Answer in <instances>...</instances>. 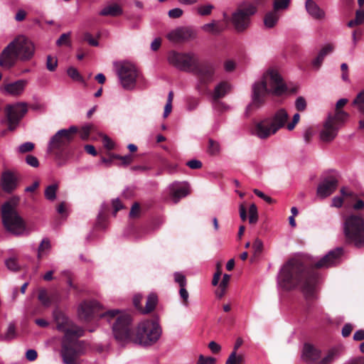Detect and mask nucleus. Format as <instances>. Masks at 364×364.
I'll use <instances>...</instances> for the list:
<instances>
[{
	"label": "nucleus",
	"mask_w": 364,
	"mask_h": 364,
	"mask_svg": "<svg viewBox=\"0 0 364 364\" xmlns=\"http://www.w3.org/2000/svg\"><path fill=\"white\" fill-rule=\"evenodd\" d=\"M26 162L28 165L33 168H37L39 166V161L38 159L33 155H28L26 157Z\"/></svg>",
	"instance_id": "nucleus-54"
},
{
	"label": "nucleus",
	"mask_w": 364,
	"mask_h": 364,
	"mask_svg": "<svg viewBox=\"0 0 364 364\" xmlns=\"http://www.w3.org/2000/svg\"><path fill=\"white\" fill-rule=\"evenodd\" d=\"M186 165L192 169H198L201 168L202 163L200 161L197 159H192L186 163Z\"/></svg>",
	"instance_id": "nucleus-58"
},
{
	"label": "nucleus",
	"mask_w": 364,
	"mask_h": 364,
	"mask_svg": "<svg viewBox=\"0 0 364 364\" xmlns=\"http://www.w3.org/2000/svg\"><path fill=\"white\" fill-rule=\"evenodd\" d=\"M348 118V114L344 111H338L334 114H328L320 132V139L324 142L333 141L337 136L339 129Z\"/></svg>",
	"instance_id": "nucleus-9"
},
{
	"label": "nucleus",
	"mask_w": 364,
	"mask_h": 364,
	"mask_svg": "<svg viewBox=\"0 0 364 364\" xmlns=\"http://www.w3.org/2000/svg\"><path fill=\"white\" fill-rule=\"evenodd\" d=\"M269 118L272 124V125L277 132L280 129L284 127H287L289 131L293 130L296 124L299 122L300 115L299 113L294 114L292 120L288 123V112L285 109L281 108Z\"/></svg>",
	"instance_id": "nucleus-12"
},
{
	"label": "nucleus",
	"mask_w": 364,
	"mask_h": 364,
	"mask_svg": "<svg viewBox=\"0 0 364 364\" xmlns=\"http://www.w3.org/2000/svg\"><path fill=\"white\" fill-rule=\"evenodd\" d=\"M269 117L255 122L251 129L252 134L261 139H265L277 133Z\"/></svg>",
	"instance_id": "nucleus-16"
},
{
	"label": "nucleus",
	"mask_w": 364,
	"mask_h": 364,
	"mask_svg": "<svg viewBox=\"0 0 364 364\" xmlns=\"http://www.w3.org/2000/svg\"><path fill=\"white\" fill-rule=\"evenodd\" d=\"M167 59L171 65L186 72H193L198 63L196 54L193 53H178L174 50L168 53Z\"/></svg>",
	"instance_id": "nucleus-11"
},
{
	"label": "nucleus",
	"mask_w": 364,
	"mask_h": 364,
	"mask_svg": "<svg viewBox=\"0 0 364 364\" xmlns=\"http://www.w3.org/2000/svg\"><path fill=\"white\" fill-rule=\"evenodd\" d=\"M16 332H15V328L14 326L12 324H10L8 327L7 332L6 333L4 336L5 340H11L15 337Z\"/></svg>",
	"instance_id": "nucleus-55"
},
{
	"label": "nucleus",
	"mask_w": 364,
	"mask_h": 364,
	"mask_svg": "<svg viewBox=\"0 0 364 364\" xmlns=\"http://www.w3.org/2000/svg\"><path fill=\"white\" fill-rule=\"evenodd\" d=\"M142 299V296L140 294H136L133 298V303L134 306L141 313V309L143 306L141 304V301Z\"/></svg>",
	"instance_id": "nucleus-59"
},
{
	"label": "nucleus",
	"mask_w": 364,
	"mask_h": 364,
	"mask_svg": "<svg viewBox=\"0 0 364 364\" xmlns=\"http://www.w3.org/2000/svg\"><path fill=\"white\" fill-rule=\"evenodd\" d=\"M169 195L174 203H177L182 198L188 195L189 186L186 182H174L168 188Z\"/></svg>",
	"instance_id": "nucleus-20"
},
{
	"label": "nucleus",
	"mask_w": 364,
	"mask_h": 364,
	"mask_svg": "<svg viewBox=\"0 0 364 364\" xmlns=\"http://www.w3.org/2000/svg\"><path fill=\"white\" fill-rule=\"evenodd\" d=\"M182 14H183V10L179 8H175V9H171L168 11V16L170 18H179L182 16Z\"/></svg>",
	"instance_id": "nucleus-57"
},
{
	"label": "nucleus",
	"mask_w": 364,
	"mask_h": 364,
	"mask_svg": "<svg viewBox=\"0 0 364 364\" xmlns=\"http://www.w3.org/2000/svg\"><path fill=\"white\" fill-rule=\"evenodd\" d=\"M278 287L284 290H291L299 287L307 299L316 297L317 279L309 275L298 259H291L281 269L277 277Z\"/></svg>",
	"instance_id": "nucleus-1"
},
{
	"label": "nucleus",
	"mask_w": 364,
	"mask_h": 364,
	"mask_svg": "<svg viewBox=\"0 0 364 364\" xmlns=\"http://www.w3.org/2000/svg\"><path fill=\"white\" fill-rule=\"evenodd\" d=\"M101 316L112 323V331L119 343H124L131 340V317L128 314L114 309L105 312Z\"/></svg>",
	"instance_id": "nucleus-6"
},
{
	"label": "nucleus",
	"mask_w": 364,
	"mask_h": 364,
	"mask_svg": "<svg viewBox=\"0 0 364 364\" xmlns=\"http://www.w3.org/2000/svg\"><path fill=\"white\" fill-rule=\"evenodd\" d=\"M337 186L338 181L335 177H328L318 185L317 188V196L321 198H325L334 192Z\"/></svg>",
	"instance_id": "nucleus-23"
},
{
	"label": "nucleus",
	"mask_w": 364,
	"mask_h": 364,
	"mask_svg": "<svg viewBox=\"0 0 364 364\" xmlns=\"http://www.w3.org/2000/svg\"><path fill=\"white\" fill-rule=\"evenodd\" d=\"M5 264L9 270L14 272L18 271L20 268V266L17 261V258L15 257H11L6 259Z\"/></svg>",
	"instance_id": "nucleus-40"
},
{
	"label": "nucleus",
	"mask_w": 364,
	"mask_h": 364,
	"mask_svg": "<svg viewBox=\"0 0 364 364\" xmlns=\"http://www.w3.org/2000/svg\"><path fill=\"white\" fill-rule=\"evenodd\" d=\"M123 14V9L120 5L114 3L105 6L100 12L99 15L102 16H118Z\"/></svg>",
	"instance_id": "nucleus-28"
},
{
	"label": "nucleus",
	"mask_w": 364,
	"mask_h": 364,
	"mask_svg": "<svg viewBox=\"0 0 364 364\" xmlns=\"http://www.w3.org/2000/svg\"><path fill=\"white\" fill-rule=\"evenodd\" d=\"M353 104L355 105L359 110H363V106H364V90L357 95Z\"/></svg>",
	"instance_id": "nucleus-47"
},
{
	"label": "nucleus",
	"mask_w": 364,
	"mask_h": 364,
	"mask_svg": "<svg viewBox=\"0 0 364 364\" xmlns=\"http://www.w3.org/2000/svg\"><path fill=\"white\" fill-rule=\"evenodd\" d=\"M100 306V304L95 300L84 301L77 307V316L82 321H88Z\"/></svg>",
	"instance_id": "nucleus-18"
},
{
	"label": "nucleus",
	"mask_w": 364,
	"mask_h": 364,
	"mask_svg": "<svg viewBox=\"0 0 364 364\" xmlns=\"http://www.w3.org/2000/svg\"><path fill=\"white\" fill-rule=\"evenodd\" d=\"M338 356V350L337 348H331L317 364H332Z\"/></svg>",
	"instance_id": "nucleus-32"
},
{
	"label": "nucleus",
	"mask_w": 364,
	"mask_h": 364,
	"mask_svg": "<svg viewBox=\"0 0 364 364\" xmlns=\"http://www.w3.org/2000/svg\"><path fill=\"white\" fill-rule=\"evenodd\" d=\"M305 9L308 14L316 21H323L326 18V12L314 1L306 0Z\"/></svg>",
	"instance_id": "nucleus-25"
},
{
	"label": "nucleus",
	"mask_w": 364,
	"mask_h": 364,
	"mask_svg": "<svg viewBox=\"0 0 364 364\" xmlns=\"http://www.w3.org/2000/svg\"><path fill=\"white\" fill-rule=\"evenodd\" d=\"M196 36L195 32L188 27H178L167 34V38L173 43L186 41Z\"/></svg>",
	"instance_id": "nucleus-22"
},
{
	"label": "nucleus",
	"mask_w": 364,
	"mask_h": 364,
	"mask_svg": "<svg viewBox=\"0 0 364 364\" xmlns=\"http://www.w3.org/2000/svg\"><path fill=\"white\" fill-rule=\"evenodd\" d=\"M84 38L86 41L88 42V43L92 46H97L99 45L98 41L93 38L92 35L89 33H86L84 35Z\"/></svg>",
	"instance_id": "nucleus-62"
},
{
	"label": "nucleus",
	"mask_w": 364,
	"mask_h": 364,
	"mask_svg": "<svg viewBox=\"0 0 364 364\" xmlns=\"http://www.w3.org/2000/svg\"><path fill=\"white\" fill-rule=\"evenodd\" d=\"M114 67L122 87L127 90H132L136 87L139 73L135 65L128 61L114 63Z\"/></svg>",
	"instance_id": "nucleus-10"
},
{
	"label": "nucleus",
	"mask_w": 364,
	"mask_h": 364,
	"mask_svg": "<svg viewBox=\"0 0 364 364\" xmlns=\"http://www.w3.org/2000/svg\"><path fill=\"white\" fill-rule=\"evenodd\" d=\"M58 65V60L55 57L50 55L47 56L46 59V68L49 71L55 70Z\"/></svg>",
	"instance_id": "nucleus-45"
},
{
	"label": "nucleus",
	"mask_w": 364,
	"mask_h": 364,
	"mask_svg": "<svg viewBox=\"0 0 364 364\" xmlns=\"http://www.w3.org/2000/svg\"><path fill=\"white\" fill-rule=\"evenodd\" d=\"M92 128V126L90 124H87L82 127L80 131V137L82 138V139L86 140L88 139Z\"/></svg>",
	"instance_id": "nucleus-52"
},
{
	"label": "nucleus",
	"mask_w": 364,
	"mask_h": 364,
	"mask_svg": "<svg viewBox=\"0 0 364 364\" xmlns=\"http://www.w3.org/2000/svg\"><path fill=\"white\" fill-rule=\"evenodd\" d=\"M357 24L360 25L363 23L364 21V10L359 9L357 10L355 14V18L354 19Z\"/></svg>",
	"instance_id": "nucleus-61"
},
{
	"label": "nucleus",
	"mask_w": 364,
	"mask_h": 364,
	"mask_svg": "<svg viewBox=\"0 0 364 364\" xmlns=\"http://www.w3.org/2000/svg\"><path fill=\"white\" fill-rule=\"evenodd\" d=\"M242 355H237L235 350H233L227 359L225 364H242Z\"/></svg>",
	"instance_id": "nucleus-39"
},
{
	"label": "nucleus",
	"mask_w": 364,
	"mask_h": 364,
	"mask_svg": "<svg viewBox=\"0 0 364 364\" xmlns=\"http://www.w3.org/2000/svg\"><path fill=\"white\" fill-rule=\"evenodd\" d=\"M67 73L73 80L84 82L82 77L76 68L73 67L69 68L67 70Z\"/></svg>",
	"instance_id": "nucleus-43"
},
{
	"label": "nucleus",
	"mask_w": 364,
	"mask_h": 364,
	"mask_svg": "<svg viewBox=\"0 0 364 364\" xmlns=\"http://www.w3.org/2000/svg\"><path fill=\"white\" fill-rule=\"evenodd\" d=\"M70 33H63L57 40L56 44L58 46H61L63 45L70 46Z\"/></svg>",
	"instance_id": "nucleus-46"
},
{
	"label": "nucleus",
	"mask_w": 364,
	"mask_h": 364,
	"mask_svg": "<svg viewBox=\"0 0 364 364\" xmlns=\"http://www.w3.org/2000/svg\"><path fill=\"white\" fill-rule=\"evenodd\" d=\"M208 151L211 155L218 154L220 151V146L219 142L210 139L208 140Z\"/></svg>",
	"instance_id": "nucleus-37"
},
{
	"label": "nucleus",
	"mask_w": 364,
	"mask_h": 364,
	"mask_svg": "<svg viewBox=\"0 0 364 364\" xmlns=\"http://www.w3.org/2000/svg\"><path fill=\"white\" fill-rule=\"evenodd\" d=\"M58 188V186L56 183L47 186L44 192L46 198L50 201L55 200Z\"/></svg>",
	"instance_id": "nucleus-34"
},
{
	"label": "nucleus",
	"mask_w": 364,
	"mask_h": 364,
	"mask_svg": "<svg viewBox=\"0 0 364 364\" xmlns=\"http://www.w3.org/2000/svg\"><path fill=\"white\" fill-rule=\"evenodd\" d=\"M50 249V242L48 238H44L41 241L38 250V257L41 258L48 252Z\"/></svg>",
	"instance_id": "nucleus-35"
},
{
	"label": "nucleus",
	"mask_w": 364,
	"mask_h": 364,
	"mask_svg": "<svg viewBox=\"0 0 364 364\" xmlns=\"http://www.w3.org/2000/svg\"><path fill=\"white\" fill-rule=\"evenodd\" d=\"M27 111V104L25 102H18L6 107V114L10 130L12 131L16 127L20 119L25 115Z\"/></svg>",
	"instance_id": "nucleus-15"
},
{
	"label": "nucleus",
	"mask_w": 364,
	"mask_h": 364,
	"mask_svg": "<svg viewBox=\"0 0 364 364\" xmlns=\"http://www.w3.org/2000/svg\"><path fill=\"white\" fill-rule=\"evenodd\" d=\"M278 20L279 15L277 14V12H269L266 14L264 18V23L267 28H271L277 24Z\"/></svg>",
	"instance_id": "nucleus-33"
},
{
	"label": "nucleus",
	"mask_w": 364,
	"mask_h": 364,
	"mask_svg": "<svg viewBox=\"0 0 364 364\" xmlns=\"http://www.w3.org/2000/svg\"><path fill=\"white\" fill-rule=\"evenodd\" d=\"M343 233L346 240L355 246H364V219L361 215L350 214L344 218Z\"/></svg>",
	"instance_id": "nucleus-7"
},
{
	"label": "nucleus",
	"mask_w": 364,
	"mask_h": 364,
	"mask_svg": "<svg viewBox=\"0 0 364 364\" xmlns=\"http://www.w3.org/2000/svg\"><path fill=\"white\" fill-rule=\"evenodd\" d=\"M324 60V58L321 56L318 53L317 55V56L315 58V59L313 60L312 61V65L316 68V69H319V68L321 67V65H322V63Z\"/></svg>",
	"instance_id": "nucleus-63"
},
{
	"label": "nucleus",
	"mask_w": 364,
	"mask_h": 364,
	"mask_svg": "<svg viewBox=\"0 0 364 364\" xmlns=\"http://www.w3.org/2000/svg\"><path fill=\"white\" fill-rule=\"evenodd\" d=\"M215 72V69L213 65L199 67L198 64L192 73L196 75L203 83H206L213 80Z\"/></svg>",
	"instance_id": "nucleus-24"
},
{
	"label": "nucleus",
	"mask_w": 364,
	"mask_h": 364,
	"mask_svg": "<svg viewBox=\"0 0 364 364\" xmlns=\"http://www.w3.org/2000/svg\"><path fill=\"white\" fill-rule=\"evenodd\" d=\"M216 360L213 357H204L200 355L196 364H215Z\"/></svg>",
	"instance_id": "nucleus-51"
},
{
	"label": "nucleus",
	"mask_w": 364,
	"mask_h": 364,
	"mask_svg": "<svg viewBox=\"0 0 364 364\" xmlns=\"http://www.w3.org/2000/svg\"><path fill=\"white\" fill-rule=\"evenodd\" d=\"M257 12V6L250 2L239 5L232 13L230 22L237 33H242L250 26L251 17Z\"/></svg>",
	"instance_id": "nucleus-8"
},
{
	"label": "nucleus",
	"mask_w": 364,
	"mask_h": 364,
	"mask_svg": "<svg viewBox=\"0 0 364 364\" xmlns=\"http://www.w3.org/2000/svg\"><path fill=\"white\" fill-rule=\"evenodd\" d=\"M36 54L34 42L25 35L14 38L0 53V66L4 70H10L17 61L28 62Z\"/></svg>",
	"instance_id": "nucleus-3"
},
{
	"label": "nucleus",
	"mask_w": 364,
	"mask_h": 364,
	"mask_svg": "<svg viewBox=\"0 0 364 364\" xmlns=\"http://www.w3.org/2000/svg\"><path fill=\"white\" fill-rule=\"evenodd\" d=\"M102 143L105 148L107 149H114V144L112 141V140L109 138L107 135H102Z\"/></svg>",
	"instance_id": "nucleus-56"
},
{
	"label": "nucleus",
	"mask_w": 364,
	"mask_h": 364,
	"mask_svg": "<svg viewBox=\"0 0 364 364\" xmlns=\"http://www.w3.org/2000/svg\"><path fill=\"white\" fill-rule=\"evenodd\" d=\"M18 197H14L4 203L1 207V217L3 226L6 232L15 236L28 235L31 232L26 220L18 212L16 208Z\"/></svg>",
	"instance_id": "nucleus-4"
},
{
	"label": "nucleus",
	"mask_w": 364,
	"mask_h": 364,
	"mask_svg": "<svg viewBox=\"0 0 364 364\" xmlns=\"http://www.w3.org/2000/svg\"><path fill=\"white\" fill-rule=\"evenodd\" d=\"M251 90V102L247 107L248 112L261 108L265 104L267 95H282L287 91V87L279 73L270 68L252 85Z\"/></svg>",
	"instance_id": "nucleus-2"
},
{
	"label": "nucleus",
	"mask_w": 364,
	"mask_h": 364,
	"mask_svg": "<svg viewBox=\"0 0 364 364\" xmlns=\"http://www.w3.org/2000/svg\"><path fill=\"white\" fill-rule=\"evenodd\" d=\"M343 255V249L336 248L330 251L326 255L315 263L318 268H328L338 264Z\"/></svg>",
	"instance_id": "nucleus-19"
},
{
	"label": "nucleus",
	"mask_w": 364,
	"mask_h": 364,
	"mask_svg": "<svg viewBox=\"0 0 364 364\" xmlns=\"http://www.w3.org/2000/svg\"><path fill=\"white\" fill-rule=\"evenodd\" d=\"M333 50L334 46L331 43H327L323 46V48L320 50L318 54L325 58V57L327 55L331 54L333 51Z\"/></svg>",
	"instance_id": "nucleus-48"
},
{
	"label": "nucleus",
	"mask_w": 364,
	"mask_h": 364,
	"mask_svg": "<svg viewBox=\"0 0 364 364\" xmlns=\"http://www.w3.org/2000/svg\"><path fill=\"white\" fill-rule=\"evenodd\" d=\"M80 354H82V352L66 346H63L61 351V355L65 364H78V358Z\"/></svg>",
	"instance_id": "nucleus-26"
},
{
	"label": "nucleus",
	"mask_w": 364,
	"mask_h": 364,
	"mask_svg": "<svg viewBox=\"0 0 364 364\" xmlns=\"http://www.w3.org/2000/svg\"><path fill=\"white\" fill-rule=\"evenodd\" d=\"M34 146H35L33 142L27 141L19 145L17 147L16 151L19 154H24L33 151Z\"/></svg>",
	"instance_id": "nucleus-41"
},
{
	"label": "nucleus",
	"mask_w": 364,
	"mask_h": 364,
	"mask_svg": "<svg viewBox=\"0 0 364 364\" xmlns=\"http://www.w3.org/2000/svg\"><path fill=\"white\" fill-rule=\"evenodd\" d=\"M173 276H174L175 282L179 284L180 287H186V277L183 274H181L180 272H175Z\"/></svg>",
	"instance_id": "nucleus-50"
},
{
	"label": "nucleus",
	"mask_w": 364,
	"mask_h": 364,
	"mask_svg": "<svg viewBox=\"0 0 364 364\" xmlns=\"http://www.w3.org/2000/svg\"><path fill=\"white\" fill-rule=\"evenodd\" d=\"M295 107L299 111H304L306 107V102L303 97H299L295 101Z\"/></svg>",
	"instance_id": "nucleus-53"
},
{
	"label": "nucleus",
	"mask_w": 364,
	"mask_h": 364,
	"mask_svg": "<svg viewBox=\"0 0 364 364\" xmlns=\"http://www.w3.org/2000/svg\"><path fill=\"white\" fill-rule=\"evenodd\" d=\"M161 335L159 318L144 319L137 324L133 342L142 346H151L159 341Z\"/></svg>",
	"instance_id": "nucleus-5"
},
{
	"label": "nucleus",
	"mask_w": 364,
	"mask_h": 364,
	"mask_svg": "<svg viewBox=\"0 0 364 364\" xmlns=\"http://www.w3.org/2000/svg\"><path fill=\"white\" fill-rule=\"evenodd\" d=\"M321 355V351L312 345L306 343L304 346L301 358L305 362L309 363L317 360Z\"/></svg>",
	"instance_id": "nucleus-27"
},
{
	"label": "nucleus",
	"mask_w": 364,
	"mask_h": 364,
	"mask_svg": "<svg viewBox=\"0 0 364 364\" xmlns=\"http://www.w3.org/2000/svg\"><path fill=\"white\" fill-rule=\"evenodd\" d=\"M26 16V12L23 9H18L15 15V20L16 21H22Z\"/></svg>",
	"instance_id": "nucleus-64"
},
{
	"label": "nucleus",
	"mask_w": 364,
	"mask_h": 364,
	"mask_svg": "<svg viewBox=\"0 0 364 364\" xmlns=\"http://www.w3.org/2000/svg\"><path fill=\"white\" fill-rule=\"evenodd\" d=\"M252 249L255 256L260 255L263 250L262 241L259 238H256L252 244Z\"/></svg>",
	"instance_id": "nucleus-44"
},
{
	"label": "nucleus",
	"mask_w": 364,
	"mask_h": 364,
	"mask_svg": "<svg viewBox=\"0 0 364 364\" xmlns=\"http://www.w3.org/2000/svg\"><path fill=\"white\" fill-rule=\"evenodd\" d=\"M214 6L213 5L208 4L205 5H200L197 7V12L200 16H208L213 9Z\"/></svg>",
	"instance_id": "nucleus-42"
},
{
	"label": "nucleus",
	"mask_w": 364,
	"mask_h": 364,
	"mask_svg": "<svg viewBox=\"0 0 364 364\" xmlns=\"http://www.w3.org/2000/svg\"><path fill=\"white\" fill-rule=\"evenodd\" d=\"M77 132L78 129L76 126H70L68 129L58 130L50 139L48 150L51 151L54 149H60L68 144L73 141Z\"/></svg>",
	"instance_id": "nucleus-14"
},
{
	"label": "nucleus",
	"mask_w": 364,
	"mask_h": 364,
	"mask_svg": "<svg viewBox=\"0 0 364 364\" xmlns=\"http://www.w3.org/2000/svg\"><path fill=\"white\" fill-rule=\"evenodd\" d=\"M28 83V81L26 79L4 83L1 86L0 91L6 95L19 97L24 93Z\"/></svg>",
	"instance_id": "nucleus-17"
},
{
	"label": "nucleus",
	"mask_w": 364,
	"mask_h": 364,
	"mask_svg": "<svg viewBox=\"0 0 364 364\" xmlns=\"http://www.w3.org/2000/svg\"><path fill=\"white\" fill-rule=\"evenodd\" d=\"M201 30L205 33L218 35L220 33L223 28L215 21L205 23L201 26Z\"/></svg>",
	"instance_id": "nucleus-31"
},
{
	"label": "nucleus",
	"mask_w": 364,
	"mask_h": 364,
	"mask_svg": "<svg viewBox=\"0 0 364 364\" xmlns=\"http://www.w3.org/2000/svg\"><path fill=\"white\" fill-rule=\"evenodd\" d=\"M289 0H274V8L275 10L285 9L288 7Z\"/></svg>",
	"instance_id": "nucleus-49"
},
{
	"label": "nucleus",
	"mask_w": 364,
	"mask_h": 364,
	"mask_svg": "<svg viewBox=\"0 0 364 364\" xmlns=\"http://www.w3.org/2000/svg\"><path fill=\"white\" fill-rule=\"evenodd\" d=\"M231 90V86L229 83L222 82L217 85L214 89L213 98L218 100L224 97Z\"/></svg>",
	"instance_id": "nucleus-29"
},
{
	"label": "nucleus",
	"mask_w": 364,
	"mask_h": 364,
	"mask_svg": "<svg viewBox=\"0 0 364 364\" xmlns=\"http://www.w3.org/2000/svg\"><path fill=\"white\" fill-rule=\"evenodd\" d=\"M115 159H119L122 161V164L124 165H129L132 163L133 158L132 155L128 154L124 156H120L119 155H117L114 156Z\"/></svg>",
	"instance_id": "nucleus-60"
},
{
	"label": "nucleus",
	"mask_w": 364,
	"mask_h": 364,
	"mask_svg": "<svg viewBox=\"0 0 364 364\" xmlns=\"http://www.w3.org/2000/svg\"><path fill=\"white\" fill-rule=\"evenodd\" d=\"M39 301L45 306H49L51 304V299L48 295L47 291L45 289L39 290L38 295Z\"/></svg>",
	"instance_id": "nucleus-36"
},
{
	"label": "nucleus",
	"mask_w": 364,
	"mask_h": 364,
	"mask_svg": "<svg viewBox=\"0 0 364 364\" xmlns=\"http://www.w3.org/2000/svg\"><path fill=\"white\" fill-rule=\"evenodd\" d=\"M158 303V297L155 294H150L146 299L145 307L141 309L142 314H148L153 311Z\"/></svg>",
	"instance_id": "nucleus-30"
},
{
	"label": "nucleus",
	"mask_w": 364,
	"mask_h": 364,
	"mask_svg": "<svg viewBox=\"0 0 364 364\" xmlns=\"http://www.w3.org/2000/svg\"><path fill=\"white\" fill-rule=\"evenodd\" d=\"M19 177L16 172L11 171H4L1 177V185L3 191L11 193L18 186Z\"/></svg>",
	"instance_id": "nucleus-21"
},
{
	"label": "nucleus",
	"mask_w": 364,
	"mask_h": 364,
	"mask_svg": "<svg viewBox=\"0 0 364 364\" xmlns=\"http://www.w3.org/2000/svg\"><path fill=\"white\" fill-rule=\"evenodd\" d=\"M54 318L58 330L64 332L66 338H72L83 335L82 328L74 325L65 314L55 312Z\"/></svg>",
	"instance_id": "nucleus-13"
},
{
	"label": "nucleus",
	"mask_w": 364,
	"mask_h": 364,
	"mask_svg": "<svg viewBox=\"0 0 364 364\" xmlns=\"http://www.w3.org/2000/svg\"><path fill=\"white\" fill-rule=\"evenodd\" d=\"M258 220L257 208L255 204L252 203L249 208V223L255 224Z\"/></svg>",
	"instance_id": "nucleus-38"
}]
</instances>
